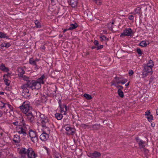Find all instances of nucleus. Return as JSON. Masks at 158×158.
I'll list each match as a JSON object with an SVG mask.
<instances>
[{
  "instance_id": "15",
  "label": "nucleus",
  "mask_w": 158,
  "mask_h": 158,
  "mask_svg": "<svg viewBox=\"0 0 158 158\" xmlns=\"http://www.w3.org/2000/svg\"><path fill=\"white\" fill-rule=\"evenodd\" d=\"M45 76L44 74H43L40 78H38L36 81L39 84L41 85V84H44V79H45Z\"/></svg>"
},
{
  "instance_id": "35",
  "label": "nucleus",
  "mask_w": 158,
  "mask_h": 158,
  "mask_svg": "<svg viewBox=\"0 0 158 158\" xmlns=\"http://www.w3.org/2000/svg\"><path fill=\"white\" fill-rule=\"evenodd\" d=\"M10 44L9 43L6 44V43H3L2 44V46L3 47L8 48L10 46Z\"/></svg>"
},
{
  "instance_id": "6",
  "label": "nucleus",
  "mask_w": 158,
  "mask_h": 158,
  "mask_svg": "<svg viewBox=\"0 0 158 158\" xmlns=\"http://www.w3.org/2000/svg\"><path fill=\"white\" fill-rule=\"evenodd\" d=\"M21 110L25 114L28 113V111L29 110V105L27 102H24L23 103L22 105L19 106Z\"/></svg>"
},
{
  "instance_id": "46",
  "label": "nucleus",
  "mask_w": 158,
  "mask_h": 158,
  "mask_svg": "<svg viewBox=\"0 0 158 158\" xmlns=\"http://www.w3.org/2000/svg\"><path fill=\"white\" fill-rule=\"evenodd\" d=\"M14 3L15 4H18L19 3H20V1L19 0H18L17 1V0H14Z\"/></svg>"
},
{
  "instance_id": "22",
  "label": "nucleus",
  "mask_w": 158,
  "mask_h": 158,
  "mask_svg": "<svg viewBox=\"0 0 158 158\" xmlns=\"http://www.w3.org/2000/svg\"><path fill=\"white\" fill-rule=\"evenodd\" d=\"M55 117L58 120H61L63 118V115L61 114L56 113L55 114Z\"/></svg>"
},
{
  "instance_id": "8",
  "label": "nucleus",
  "mask_w": 158,
  "mask_h": 158,
  "mask_svg": "<svg viewBox=\"0 0 158 158\" xmlns=\"http://www.w3.org/2000/svg\"><path fill=\"white\" fill-rule=\"evenodd\" d=\"M133 33H134L131 28H126L121 34L120 37H123L125 36H130L131 34H133Z\"/></svg>"
},
{
  "instance_id": "38",
  "label": "nucleus",
  "mask_w": 158,
  "mask_h": 158,
  "mask_svg": "<svg viewBox=\"0 0 158 158\" xmlns=\"http://www.w3.org/2000/svg\"><path fill=\"white\" fill-rule=\"evenodd\" d=\"M12 124L15 126H19V124H20V123H19V120L16 121L15 122H13Z\"/></svg>"
},
{
  "instance_id": "30",
  "label": "nucleus",
  "mask_w": 158,
  "mask_h": 158,
  "mask_svg": "<svg viewBox=\"0 0 158 158\" xmlns=\"http://www.w3.org/2000/svg\"><path fill=\"white\" fill-rule=\"evenodd\" d=\"M74 133V129L72 128H71L70 130H69L67 134L69 135H73Z\"/></svg>"
},
{
  "instance_id": "60",
  "label": "nucleus",
  "mask_w": 158,
  "mask_h": 158,
  "mask_svg": "<svg viewBox=\"0 0 158 158\" xmlns=\"http://www.w3.org/2000/svg\"><path fill=\"white\" fill-rule=\"evenodd\" d=\"M151 126L152 127H154L155 126V123H152L151 124Z\"/></svg>"
},
{
  "instance_id": "48",
  "label": "nucleus",
  "mask_w": 158,
  "mask_h": 158,
  "mask_svg": "<svg viewBox=\"0 0 158 158\" xmlns=\"http://www.w3.org/2000/svg\"><path fill=\"white\" fill-rule=\"evenodd\" d=\"M115 21V20L114 19H112V21L110 23H109V26L110 25V23H111L112 25H114V24Z\"/></svg>"
},
{
  "instance_id": "33",
  "label": "nucleus",
  "mask_w": 158,
  "mask_h": 158,
  "mask_svg": "<svg viewBox=\"0 0 158 158\" xmlns=\"http://www.w3.org/2000/svg\"><path fill=\"white\" fill-rule=\"evenodd\" d=\"M21 77L23 80L27 81V82L28 81H29V77H27L25 75H23Z\"/></svg>"
},
{
  "instance_id": "37",
  "label": "nucleus",
  "mask_w": 158,
  "mask_h": 158,
  "mask_svg": "<svg viewBox=\"0 0 158 158\" xmlns=\"http://www.w3.org/2000/svg\"><path fill=\"white\" fill-rule=\"evenodd\" d=\"M6 104L0 101V107L1 108L5 107Z\"/></svg>"
},
{
  "instance_id": "24",
  "label": "nucleus",
  "mask_w": 158,
  "mask_h": 158,
  "mask_svg": "<svg viewBox=\"0 0 158 158\" xmlns=\"http://www.w3.org/2000/svg\"><path fill=\"white\" fill-rule=\"evenodd\" d=\"M77 27V25L76 23L74 24H70V27L69 28V29L70 30H72L73 29H75Z\"/></svg>"
},
{
  "instance_id": "23",
  "label": "nucleus",
  "mask_w": 158,
  "mask_h": 158,
  "mask_svg": "<svg viewBox=\"0 0 158 158\" xmlns=\"http://www.w3.org/2000/svg\"><path fill=\"white\" fill-rule=\"evenodd\" d=\"M18 120L19 121V123H20L19 124V126L25 127V123L23 119L22 118L21 119H20Z\"/></svg>"
},
{
  "instance_id": "26",
  "label": "nucleus",
  "mask_w": 158,
  "mask_h": 158,
  "mask_svg": "<svg viewBox=\"0 0 158 158\" xmlns=\"http://www.w3.org/2000/svg\"><path fill=\"white\" fill-rule=\"evenodd\" d=\"M153 65L154 64L153 61L152 60H149L146 66L149 67H151L152 68Z\"/></svg>"
},
{
  "instance_id": "17",
  "label": "nucleus",
  "mask_w": 158,
  "mask_h": 158,
  "mask_svg": "<svg viewBox=\"0 0 158 158\" xmlns=\"http://www.w3.org/2000/svg\"><path fill=\"white\" fill-rule=\"evenodd\" d=\"M13 141L15 143H19L20 141L19 136L17 135H14Z\"/></svg>"
},
{
  "instance_id": "39",
  "label": "nucleus",
  "mask_w": 158,
  "mask_h": 158,
  "mask_svg": "<svg viewBox=\"0 0 158 158\" xmlns=\"http://www.w3.org/2000/svg\"><path fill=\"white\" fill-rule=\"evenodd\" d=\"M92 127L94 129H98L99 127V125L95 124L92 126Z\"/></svg>"
},
{
  "instance_id": "14",
  "label": "nucleus",
  "mask_w": 158,
  "mask_h": 158,
  "mask_svg": "<svg viewBox=\"0 0 158 158\" xmlns=\"http://www.w3.org/2000/svg\"><path fill=\"white\" fill-rule=\"evenodd\" d=\"M40 59L36 58L34 59L33 58H30L29 60V63L32 65H36L37 62H38L40 60Z\"/></svg>"
},
{
  "instance_id": "63",
  "label": "nucleus",
  "mask_w": 158,
  "mask_h": 158,
  "mask_svg": "<svg viewBox=\"0 0 158 158\" xmlns=\"http://www.w3.org/2000/svg\"><path fill=\"white\" fill-rule=\"evenodd\" d=\"M129 82H128V83H127L125 84V86H127L129 85Z\"/></svg>"
},
{
  "instance_id": "20",
  "label": "nucleus",
  "mask_w": 158,
  "mask_h": 158,
  "mask_svg": "<svg viewBox=\"0 0 158 158\" xmlns=\"http://www.w3.org/2000/svg\"><path fill=\"white\" fill-rule=\"evenodd\" d=\"M149 44V42L148 40H145L141 41L140 43V45L143 47H146Z\"/></svg>"
},
{
  "instance_id": "42",
  "label": "nucleus",
  "mask_w": 158,
  "mask_h": 158,
  "mask_svg": "<svg viewBox=\"0 0 158 158\" xmlns=\"http://www.w3.org/2000/svg\"><path fill=\"white\" fill-rule=\"evenodd\" d=\"M127 81V79H124L122 80L120 82L122 84H123L126 83Z\"/></svg>"
},
{
  "instance_id": "31",
  "label": "nucleus",
  "mask_w": 158,
  "mask_h": 158,
  "mask_svg": "<svg viewBox=\"0 0 158 158\" xmlns=\"http://www.w3.org/2000/svg\"><path fill=\"white\" fill-rule=\"evenodd\" d=\"M8 37L6 36V34L0 32V38H5Z\"/></svg>"
},
{
  "instance_id": "62",
  "label": "nucleus",
  "mask_w": 158,
  "mask_h": 158,
  "mask_svg": "<svg viewBox=\"0 0 158 158\" xmlns=\"http://www.w3.org/2000/svg\"><path fill=\"white\" fill-rule=\"evenodd\" d=\"M113 26H111L110 27H109V30L113 31Z\"/></svg>"
},
{
  "instance_id": "40",
  "label": "nucleus",
  "mask_w": 158,
  "mask_h": 158,
  "mask_svg": "<svg viewBox=\"0 0 158 158\" xmlns=\"http://www.w3.org/2000/svg\"><path fill=\"white\" fill-rule=\"evenodd\" d=\"M134 74V72L132 70H130L129 71V75L131 76Z\"/></svg>"
},
{
  "instance_id": "11",
  "label": "nucleus",
  "mask_w": 158,
  "mask_h": 158,
  "mask_svg": "<svg viewBox=\"0 0 158 158\" xmlns=\"http://www.w3.org/2000/svg\"><path fill=\"white\" fill-rule=\"evenodd\" d=\"M136 140L137 142L139 144V147L140 148L143 149V150H144V144H145V142L144 141H143L140 140L138 138H136Z\"/></svg>"
},
{
  "instance_id": "55",
  "label": "nucleus",
  "mask_w": 158,
  "mask_h": 158,
  "mask_svg": "<svg viewBox=\"0 0 158 158\" xmlns=\"http://www.w3.org/2000/svg\"><path fill=\"white\" fill-rule=\"evenodd\" d=\"M118 88H120V89H123V87L121 85H118L117 86Z\"/></svg>"
},
{
  "instance_id": "57",
  "label": "nucleus",
  "mask_w": 158,
  "mask_h": 158,
  "mask_svg": "<svg viewBox=\"0 0 158 158\" xmlns=\"http://www.w3.org/2000/svg\"><path fill=\"white\" fill-rule=\"evenodd\" d=\"M8 106L9 107V108L11 110H12V107L11 106V105H9V104H8Z\"/></svg>"
},
{
  "instance_id": "7",
  "label": "nucleus",
  "mask_w": 158,
  "mask_h": 158,
  "mask_svg": "<svg viewBox=\"0 0 158 158\" xmlns=\"http://www.w3.org/2000/svg\"><path fill=\"white\" fill-rule=\"evenodd\" d=\"M30 88L32 89H38L40 88L41 85L39 84L35 80H32L30 81Z\"/></svg>"
},
{
  "instance_id": "45",
  "label": "nucleus",
  "mask_w": 158,
  "mask_h": 158,
  "mask_svg": "<svg viewBox=\"0 0 158 158\" xmlns=\"http://www.w3.org/2000/svg\"><path fill=\"white\" fill-rule=\"evenodd\" d=\"M103 45H100L99 46H98L97 47V50H98L100 49H101L102 48H103Z\"/></svg>"
},
{
  "instance_id": "61",
  "label": "nucleus",
  "mask_w": 158,
  "mask_h": 158,
  "mask_svg": "<svg viewBox=\"0 0 158 158\" xmlns=\"http://www.w3.org/2000/svg\"><path fill=\"white\" fill-rule=\"evenodd\" d=\"M3 113L2 111L0 110V117H1Z\"/></svg>"
},
{
  "instance_id": "1",
  "label": "nucleus",
  "mask_w": 158,
  "mask_h": 158,
  "mask_svg": "<svg viewBox=\"0 0 158 158\" xmlns=\"http://www.w3.org/2000/svg\"><path fill=\"white\" fill-rule=\"evenodd\" d=\"M39 123L42 127V129L48 130L50 129L51 124L50 119L44 114L40 113Z\"/></svg>"
},
{
  "instance_id": "19",
  "label": "nucleus",
  "mask_w": 158,
  "mask_h": 158,
  "mask_svg": "<svg viewBox=\"0 0 158 158\" xmlns=\"http://www.w3.org/2000/svg\"><path fill=\"white\" fill-rule=\"evenodd\" d=\"M18 71L19 73L18 75L19 77H21L23 76V75L25 73V71L23 68H19L18 70Z\"/></svg>"
},
{
  "instance_id": "43",
  "label": "nucleus",
  "mask_w": 158,
  "mask_h": 158,
  "mask_svg": "<svg viewBox=\"0 0 158 158\" xmlns=\"http://www.w3.org/2000/svg\"><path fill=\"white\" fill-rule=\"evenodd\" d=\"M94 43V45L96 46H98L99 44L98 41L97 40H95Z\"/></svg>"
},
{
  "instance_id": "64",
  "label": "nucleus",
  "mask_w": 158,
  "mask_h": 158,
  "mask_svg": "<svg viewBox=\"0 0 158 158\" xmlns=\"http://www.w3.org/2000/svg\"><path fill=\"white\" fill-rule=\"evenodd\" d=\"M97 48L96 47H94V46H92V47H91V49H94L95 48Z\"/></svg>"
},
{
  "instance_id": "51",
  "label": "nucleus",
  "mask_w": 158,
  "mask_h": 158,
  "mask_svg": "<svg viewBox=\"0 0 158 158\" xmlns=\"http://www.w3.org/2000/svg\"><path fill=\"white\" fill-rule=\"evenodd\" d=\"M35 66L34 67V70L35 71H37V70L39 68V66L37 65V64L36 65H34Z\"/></svg>"
},
{
  "instance_id": "58",
  "label": "nucleus",
  "mask_w": 158,
  "mask_h": 158,
  "mask_svg": "<svg viewBox=\"0 0 158 158\" xmlns=\"http://www.w3.org/2000/svg\"><path fill=\"white\" fill-rule=\"evenodd\" d=\"M43 50H44L45 49V47L44 45L41 46L40 47Z\"/></svg>"
},
{
  "instance_id": "53",
  "label": "nucleus",
  "mask_w": 158,
  "mask_h": 158,
  "mask_svg": "<svg viewBox=\"0 0 158 158\" xmlns=\"http://www.w3.org/2000/svg\"><path fill=\"white\" fill-rule=\"evenodd\" d=\"M71 128V127H65V129L68 132L69 130H70V129Z\"/></svg>"
},
{
  "instance_id": "36",
  "label": "nucleus",
  "mask_w": 158,
  "mask_h": 158,
  "mask_svg": "<svg viewBox=\"0 0 158 158\" xmlns=\"http://www.w3.org/2000/svg\"><path fill=\"white\" fill-rule=\"evenodd\" d=\"M148 121L150 122L153 119V117L152 115H150L149 116L147 117Z\"/></svg>"
},
{
  "instance_id": "59",
  "label": "nucleus",
  "mask_w": 158,
  "mask_h": 158,
  "mask_svg": "<svg viewBox=\"0 0 158 158\" xmlns=\"http://www.w3.org/2000/svg\"><path fill=\"white\" fill-rule=\"evenodd\" d=\"M68 30H70L69 29V28L68 29H64V31H63V32L64 33L66 31H68Z\"/></svg>"
},
{
  "instance_id": "5",
  "label": "nucleus",
  "mask_w": 158,
  "mask_h": 158,
  "mask_svg": "<svg viewBox=\"0 0 158 158\" xmlns=\"http://www.w3.org/2000/svg\"><path fill=\"white\" fill-rule=\"evenodd\" d=\"M29 135L31 140L34 143L37 141L38 137L36 132L34 131L30 130L28 132Z\"/></svg>"
},
{
  "instance_id": "49",
  "label": "nucleus",
  "mask_w": 158,
  "mask_h": 158,
  "mask_svg": "<svg viewBox=\"0 0 158 158\" xmlns=\"http://www.w3.org/2000/svg\"><path fill=\"white\" fill-rule=\"evenodd\" d=\"M150 112L149 110L145 112V115L147 116H149L150 115Z\"/></svg>"
},
{
  "instance_id": "50",
  "label": "nucleus",
  "mask_w": 158,
  "mask_h": 158,
  "mask_svg": "<svg viewBox=\"0 0 158 158\" xmlns=\"http://www.w3.org/2000/svg\"><path fill=\"white\" fill-rule=\"evenodd\" d=\"M97 5H100L102 2L101 0H98L97 2H95Z\"/></svg>"
},
{
  "instance_id": "12",
  "label": "nucleus",
  "mask_w": 158,
  "mask_h": 158,
  "mask_svg": "<svg viewBox=\"0 0 158 158\" xmlns=\"http://www.w3.org/2000/svg\"><path fill=\"white\" fill-rule=\"evenodd\" d=\"M22 96L26 99H29L30 96V94L29 93L28 89L23 90L22 92Z\"/></svg>"
},
{
  "instance_id": "41",
  "label": "nucleus",
  "mask_w": 158,
  "mask_h": 158,
  "mask_svg": "<svg viewBox=\"0 0 158 158\" xmlns=\"http://www.w3.org/2000/svg\"><path fill=\"white\" fill-rule=\"evenodd\" d=\"M137 52L139 55H141L142 54V51L139 48H137Z\"/></svg>"
},
{
  "instance_id": "3",
  "label": "nucleus",
  "mask_w": 158,
  "mask_h": 158,
  "mask_svg": "<svg viewBox=\"0 0 158 158\" xmlns=\"http://www.w3.org/2000/svg\"><path fill=\"white\" fill-rule=\"evenodd\" d=\"M16 131L20 135H22L23 137L28 136V131L27 128L25 127L18 126L16 127Z\"/></svg>"
},
{
  "instance_id": "54",
  "label": "nucleus",
  "mask_w": 158,
  "mask_h": 158,
  "mask_svg": "<svg viewBox=\"0 0 158 158\" xmlns=\"http://www.w3.org/2000/svg\"><path fill=\"white\" fill-rule=\"evenodd\" d=\"M10 75V73H8L7 74H4V75L3 76V78H6V76H7V77L9 76Z\"/></svg>"
},
{
  "instance_id": "28",
  "label": "nucleus",
  "mask_w": 158,
  "mask_h": 158,
  "mask_svg": "<svg viewBox=\"0 0 158 158\" xmlns=\"http://www.w3.org/2000/svg\"><path fill=\"white\" fill-rule=\"evenodd\" d=\"M118 93L119 96L123 98L124 96L123 93L120 89H119L118 90Z\"/></svg>"
},
{
  "instance_id": "25",
  "label": "nucleus",
  "mask_w": 158,
  "mask_h": 158,
  "mask_svg": "<svg viewBox=\"0 0 158 158\" xmlns=\"http://www.w3.org/2000/svg\"><path fill=\"white\" fill-rule=\"evenodd\" d=\"M144 72H148V73L151 72L152 71V68L145 66L144 67Z\"/></svg>"
},
{
  "instance_id": "10",
  "label": "nucleus",
  "mask_w": 158,
  "mask_h": 158,
  "mask_svg": "<svg viewBox=\"0 0 158 158\" xmlns=\"http://www.w3.org/2000/svg\"><path fill=\"white\" fill-rule=\"evenodd\" d=\"M101 155V153L97 151H95L92 153H89L88 154V156L91 158H96L100 156Z\"/></svg>"
},
{
  "instance_id": "52",
  "label": "nucleus",
  "mask_w": 158,
  "mask_h": 158,
  "mask_svg": "<svg viewBox=\"0 0 158 158\" xmlns=\"http://www.w3.org/2000/svg\"><path fill=\"white\" fill-rule=\"evenodd\" d=\"M55 89L54 90V91H53V94L54 96H55V94H56V91L57 90V88L56 86H55Z\"/></svg>"
},
{
  "instance_id": "27",
  "label": "nucleus",
  "mask_w": 158,
  "mask_h": 158,
  "mask_svg": "<svg viewBox=\"0 0 158 158\" xmlns=\"http://www.w3.org/2000/svg\"><path fill=\"white\" fill-rule=\"evenodd\" d=\"M5 84L7 86H9L10 83V81L8 78H3Z\"/></svg>"
},
{
  "instance_id": "2",
  "label": "nucleus",
  "mask_w": 158,
  "mask_h": 158,
  "mask_svg": "<svg viewBox=\"0 0 158 158\" xmlns=\"http://www.w3.org/2000/svg\"><path fill=\"white\" fill-rule=\"evenodd\" d=\"M19 154L22 157L25 158L27 155L28 158H35L36 155L32 148H29L28 149L24 148H21L19 151Z\"/></svg>"
},
{
  "instance_id": "32",
  "label": "nucleus",
  "mask_w": 158,
  "mask_h": 158,
  "mask_svg": "<svg viewBox=\"0 0 158 158\" xmlns=\"http://www.w3.org/2000/svg\"><path fill=\"white\" fill-rule=\"evenodd\" d=\"M100 40L102 41H105L107 40H108V38H107L105 35H103L100 37Z\"/></svg>"
},
{
  "instance_id": "9",
  "label": "nucleus",
  "mask_w": 158,
  "mask_h": 158,
  "mask_svg": "<svg viewBox=\"0 0 158 158\" xmlns=\"http://www.w3.org/2000/svg\"><path fill=\"white\" fill-rule=\"evenodd\" d=\"M26 116H27V120L29 122H33L34 121L35 117L31 113L28 112L26 114Z\"/></svg>"
},
{
  "instance_id": "47",
  "label": "nucleus",
  "mask_w": 158,
  "mask_h": 158,
  "mask_svg": "<svg viewBox=\"0 0 158 158\" xmlns=\"http://www.w3.org/2000/svg\"><path fill=\"white\" fill-rule=\"evenodd\" d=\"M55 158H62L60 155L59 154H56L55 155Z\"/></svg>"
},
{
  "instance_id": "56",
  "label": "nucleus",
  "mask_w": 158,
  "mask_h": 158,
  "mask_svg": "<svg viewBox=\"0 0 158 158\" xmlns=\"http://www.w3.org/2000/svg\"><path fill=\"white\" fill-rule=\"evenodd\" d=\"M148 72H147L146 73H145L144 72L143 73V75H144V76H147V75L148 74Z\"/></svg>"
},
{
  "instance_id": "18",
  "label": "nucleus",
  "mask_w": 158,
  "mask_h": 158,
  "mask_svg": "<svg viewBox=\"0 0 158 158\" xmlns=\"http://www.w3.org/2000/svg\"><path fill=\"white\" fill-rule=\"evenodd\" d=\"M30 81H28L27 82L26 84H24L21 86V88L23 89V90L25 89H28L27 88H30Z\"/></svg>"
},
{
  "instance_id": "13",
  "label": "nucleus",
  "mask_w": 158,
  "mask_h": 158,
  "mask_svg": "<svg viewBox=\"0 0 158 158\" xmlns=\"http://www.w3.org/2000/svg\"><path fill=\"white\" fill-rule=\"evenodd\" d=\"M60 107V112L62 113H64L63 114L66 115V112L67 111V107L65 105H60L59 104Z\"/></svg>"
},
{
  "instance_id": "29",
  "label": "nucleus",
  "mask_w": 158,
  "mask_h": 158,
  "mask_svg": "<svg viewBox=\"0 0 158 158\" xmlns=\"http://www.w3.org/2000/svg\"><path fill=\"white\" fill-rule=\"evenodd\" d=\"M35 26L37 28H40L41 27V25L40 23L37 20H36L35 22Z\"/></svg>"
},
{
  "instance_id": "4",
  "label": "nucleus",
  "mask_w": 158,
  "mask_h": 158,
  "mask_svg": "<svg viewBox=\"0 0 158 158\" xmlns=\"http://www.w3.org/2000/svg\"><path fill=\"white\" fill-rule=\"evenodd\" d=\"M42 130L43 132L40 135V139L42 141H45L49 138L50 129L48 130V131L46 130Z\"/></svg>"
},
{
  "instance_id": "34",
  "label": "nucleus",
  "mask_w": 158,
  "mask_h": 158,
  "mask_svg": "<svg viewBox=\"0 0 158 158\" xmlns=\"http://www.w3.org/2000/svg\"><path fill=\"white\" fill-rule=\"evenodd\" d=\"M84 96L86 98H87L88 100H90L92 98L91 95L87 94H85L84 95Z\"/></svg>"
},
{
  "instance_id": "44",
  "label": "nucleus",
  "mask_w": 158,
  "mask_h": 158,
  "mask_svg": "<svg viewBox=\"0 0 158 158\" xmlns=\"http://www.w3.org/2000/svg\"><path fill=\"white\" fill-rule=\"evenodd\" d=\"M128 18L130 20H132L134 19V17L132 15H130L128 16Z\"/></svg>"
},
{
  "instance_id": "16",
  "label": "nucleus",
  "mask_w": 158,
  "mask_h": 158,
  "mask_svg": "<svg viewBox=\"0 0 158 158\" xmlns=\"http://www.w3.org/2000/svg\"><path fill=\"white\" fill-rule=\"evenodd\" d=\"M78 1V0H69L68 2L72 7H74L77 6Z\"/></svg>"
},
{
  "instance_id": "21",
  "label": "nucleus",
  "mask_w": 158,
  "mask_h": 158,
  "mask_svg": "<svg viewBox=\"0 0 158 158\" xmlns=\"http://www.w3.org/2000/svg\"><path fill=\"white\" fill-rule=\"evenodd\" d=\"M0 69L6 72H8L9 70V69L6 67L3 64H2L0 65Z\"/></svg>"
}]
</instances>
